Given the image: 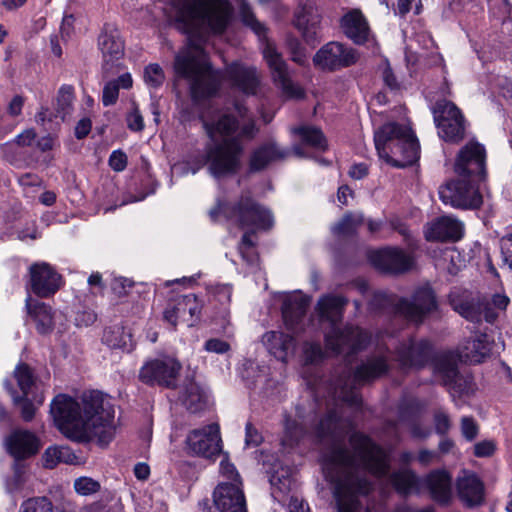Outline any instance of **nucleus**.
Masks as SVG:
<instances>
[{"mask_svg": "<svg viewBox=\"0 0 512 512\" xmlns=\"http://www.w3.org/2000/svg\"><path fill=\"white\" fill-rule=\"evenodd\" d=\"M341 420L336 412H330L319 425L318 434L327 448L323 454V471L333 484V494L338 512H370L363 508L357 494H368L371 483L366 473L382 477L389 470L388 456L380 447L364 435L354 433L350 437L351 451L343 446Z\"/></svg>", "mask_w": 512, "mask_h": 512, "instance_id": "obj_1", "label": "nucleus"}, {"mask_svg": "<svg viewBox=\"0 0 512 512\" xmlns=\"http://www.w3.org/2000/svg\"><path fill=\"white\" fill-rule=\"evenodd\" d=\"M50 413L58 429L71 440L84 442L95 439L104 446L115 437L114 405L99 391L85 392L80 400L58 394L51 402Z\"/></svg>", "mask_w": 512, "mask_h": 512, "instance_id": "obj_2", "label": "nucleus"}, {"mask_svg": "<svg viewBox=\"0 0 512 512\" xmlns=\"http://www.w3.org/2000/svg\"><path fill=\"white\" fill-rule=\"evenodd\" d=\"M204 128L212 143L207 145V165L214 178L234 175L241 167L243 147L238 137H233L238 122L228 114L216 121L203 119Z\"/></svg>", "mask_w": 512, "mask_h": 512, "instance_id": "obj_3", "label": "nucleus"}, {"mask_svg": "<svg viewBox=\"0 0 512 512\" xmlns=\"http://www.w3.org/2000/svg\"><path fill=\"white\" fill-rule=\"evenodd\" d=\"M219 213L233 225L247 230L242 236L239 244V253L249 264H253L257 257L254 253V242L251 238L257 230H267L273 226V216L271 212L256 202L249 194H243L239 200L233 204L218 203L210 210L209 215L212 220H217Z\"/></svg>", "mask_w": 512, "mask_h": 512, "instance_id": "obj_4", "label": "nucleus"}, {"mask_svg": "<svg viewBox=\"0 0 512 512\" xmlns=\"http://www.w3.org/2000/svg\"><path fill=\"white\" fill-rule=\"evenodd\" d=\"M174 69L178 76L190 82L196 100L213 95L219 88L220 74L211 69L202 46L192 37L176 55Z\"/></svg>", "mask_w": 512, "mask_h": 512, "instance_id": "obj_5", "label": "nucleus"}, {"mask_svg": "<svg viewBox=\"0 0 512 512\" xmlns=\"http://www.w3.org/2000/svg\"><path fill=\"white\" fill-rule=\"evenodd\" d=\"M348 300L338 295H325L318 300L317 312L321 321L331 324V330L326 334V348L333 353H354L366 343L367 334L357 327H346L341 330L337 323L341 321L342 313Z\"/></svg>", "mask_w": 512, "mask_h": 512, "instance_id": "obj_6", "label": "nucleus"}, {"mask_svg": "<svg viewBox=\"0 0 512 512\" xmlns=\"http://www.w3.org/2000/svg\"><path fill=\"white\" fill-rule=\"evenodd\" d=\"M374 143L379 157L397 167L412 164L419 157L418 140L407 125L384 124L375 131Z\"/></svg>", "mask_w": 512, "mask_h": 512, "instance_id": "obj_7", "label": "nucleus"}, {"mask_svg": "<svg viewBox=\"0 0 512 512\" xmlns=\"http://www.w3.org/2000/svg\"><path fill=\"white\" fill-rule=\"evenodd\" d=\"M232 6L228 0H183L179 20L187 24L189 33L202 29L221 34L232 17Z\"/></svg>", "mask_w": 512, "mask_h": 512, "instance_id": "obj_8", "label": "nucleus"}, {"mask_svg": "<svg viewBox=\"0 0 512 512\" xmlns=\"http://www.w3.org/2000/svg\"><path fill=\"white\" fill-rule=\"evenodd\" d=\"M449 302L457 313L471 322H479L483 317L493 323L498 317V311L507 308L509 298L504 294H494L490 300L476 303L468 291L454 289L449 294Z\"/></svg>", "mask_w": 512, "mask_h": 512, "instance_id": "obj_9", "label": "nucleus"}, {"mask_svg": "<svg viewBox=\"0 0 512 512\" xmlns=\"http://www.w3.org/2000/svg\"><path fill=\"white\" fill-rule=\"evenodd\" d=\"M388 358L386 354L378 353L369 357L354 372L350 383L345 382L339 391V397L351 406H358L361 403L359 394L354 390L356 386L362 385L388 371Z\"/></svg>", "mask_w": 512, "mask_h": 512, "instance_id": "obj_10", "label": "nucleus"}, {"mask_svg": "<svg viewBox=\"0 0 512 512\" xmlns=\"http://www.w3.org/2000/svg\"><path fill=\"white\" fill-rule=\"evenodd\" d=\"M476 180L460 178L448 181L439 189V197L444 204L457 209H478L483 202Z\"/></svg>", "mask_w": 512, "mask_h": 512, "instance_id": "obj_11", "label": "nucleus"}, {"mask_svg": "<svg viewBox=\"0 0 512 512\" xmlns=\"http://www.w3.org/2000/svg\"><path fill=\"white\" fill-rule=\"evenodd\" d=\"M434 122L439 136L448 142H459L464 138V118L460 110L449 101H440L433 109Z\"/></svg>", "mask_w": 512, "mask_h": 512, "instance_id": "obj_12", "label": "nucleus"}, {"mask_svg": "<svg viewBox=\"0 0 512 512\" xmlns=\"http://www.w3.org/2000/svg\"><path fill=\"white\" fill-rule=\"evenodd\" d=\"M454 171L460 178L483 180L486 171V151L476 141L468 142L458 153Z\"/></svg>", "mask_w": 512, "mask_h": 512, "instance_id": "obj_13", "label": "nucleus"}, {"mask_svg": "<svg viewBox=\"0 0 512 512\" xmlns=\"http://www.w3.org/2000/svg\"><path fill=\"white\" fill-rule=\"evenodd\" d=\"M396 311L409 321L420 323L437 309L435 294L429 286H422L415 290L411 300L399 299L395 303Z\"/></svg>", "mask_w": 512, "mask_h": 512, "instance_id": "obj_14", "label": "nucleus"}, {"mask_svg": "<svg viewBox=\"0 0 512 512\" xmlns=\"http://www.w3.org/2000/svg\"><path fill=\"white\" fill-rule=\"evenodd\" d=\"M181 364L172 357L154 359L146 362L139 371L141 382L172 387L181 370Z\"/></svg>", "mask_w": 512, "mask_h": 512, "instance_id": "obj_15", "label": "nucleus"}, {"mask_svg": "<svg viewBox=\"0 0 512 512\" xmlns=\"http://www.w3.org/2000/svg\"><path fill=\"white\" fill-rule=\"evenodd\" d=\"M263 57L271 70L274 82L281 88L283 94L289 98L303 97L302 88L291 80L286 62L273 44L266 43Z\"/></svg>", "mask_w": 512, "mask_h": 512, "instance_id": "obj_16", "label": "nucleus"}, {"mask_svg": "<svg viewBox=\"0 0 512 512\" xmlns=\"http://www.w3.org/2000/svg\"><path fill=\"white\" fill-rule=\"evenodd\" d=\"M186 448L191 455L212 458L221 452L219 426L210 424L192 430L185 440Z\"/></svg>", "mask_w": 512, "mask_h": 512, "instance_id": "obj_17", "label": "nucleus"}, {"mask_svg": "<svg viewBox=\"0 0 512 512\" xmlns=\"http://www.w3.org/2000/svg\"><path fill=\"white\" fill-rule=\"evenodd\" d=\"M357 60L356 51L339 42L327 43L313 58L315 66L330 71L353 65Z\"/></svg>", "mask_w": 512, "mask_h": 512, "instance_id": "obj_18", "label": "nucleus"}, {"mask_svg": "<svg viewBox=\"0 0 512 512\" xmlns=\"http://www.w3.org/2000/svg\"><path fill=\"white\" fill-rule=\"evenodd\" d=\"M368 259L378 270L392 274L406 272L413 265L411 256L395 247H385L370 251Z\"/></svg>", "mask_w": 512, "mask_h": 512, "instance_id": "obj_19", "label": "nucleus"}, {"mask_svg": "<svg viewBox=\"0 0 512 512\" xmlns=\"http://www.w3.org/2000/svg\"><path fill=\"white\" fill-rule=\"evenodd\" d=\"M213 502L219 512H247L242 482H220L214 489Z\"/></svg>", "mask_w": 512, "mask_h": 512, "instance_id": "obj_20", "label": "nucleus"}, {"mask_svg": "<svg viewBox=\"0 0 512 512\" xmlns=\"http://www.w3.org/2000/svg\"><path fill=\"white\" fill-rule=\"evenodd\" d=\"M29 273L32 291L39 297L45 298L55 294L62 285L61 275L46 262L31 265Z\"/></svg>", "mask_w": 512, "mask_h": 512, "instance_id": "obj_21", "label": "nucleus"}, {"mask_svg": "<svg viewBox=\"0 0 512 512\" xmlns=\"http://www.w3.org/2000/svg\"><path fill=\"white\" fill-rule=\"evenodd\" d=\"M430 352L431 346L428 341L415 342L409 338L396 348V360L402 368H418L427 362Z\"/></svg>", "mask_w": 512, "mask_h": 512, "instance_id": "obj_22", "label": "nucleus"}, {"mask_svg": "<svg viewBox=\"0 0 512 512\" xmlns=\"http://www.w3.org/2000/svg\"><path fill=\"white\" fill-rule=\"evenodd\" d=\"M8 453L16 460L35 455L40 449V440L31 431L14 430L5 440Z\"/></svg>", "mask_w": 512, "mask_h": 512, "instance_id": "obj_23", "label": "nucleus"}, {"mask_svg": "<svg viewBox=\"0 0 512 512\" xmlns=\"http://www.w3.org/2000/svg\"><path fill=\"white\" fill-rule=\"evenodd\" d=\"M98 47L102 53L104 69L112 66L124 55V42L116 27L106 24L98 37Z\"/></svg>", "mask_w": 512, "mask_h": 512, "instance_id": "obj_24", "label": "nucleus"}, {"mask_svg": "<svg viewBox=\"0 0 512 512\" xmlns=\"http://www.w3.org/2000/svg\"><path fill=\"white\" fill-rule=\"evenodd\" d=\"M227 78L234 87L247 95H254L260 86V76L255 67L234 62L225 70Z\"/></svg>", "mask_w": 512, "mask_h": 512, "instance_id": "obj_25", "label": "nucleus"}, {"mask_svg": "<svg viewBox=\"0 0 512 512\" xmlns=\"http://www.w3.org/2000/svg\"><path fill=\"white\" fill-rule=\"evenodd\" d=\"M431 498L439 504L447 505L452 499V477L442 469L431 471L421 482Z\"/></svg>", "mask_w": 512, "mask_h": 512, "instance_id": "obj_26", "label": "nucleus"}, {"mask_svg": "<svg viewBox=\"0 0 512 512\" xmlns=\"http://www.w3.org/2000/svg\"><path fill=\"white\" fill-rule=\"evenodd\" d=\"M456 487L458 496L465 505L473 507L482 503L484 486L474 473L463 471L457 479Z\"/></svg>", "mask_w": 512, "mask_h": 512, "instance_id": "obj_27", "label": "nucleus"}, {"mask_svg": "<svg viewBox=\"0 0 512 512\" xmlns=\"http://www.w3.org/2000/svg\"><path fill=\"white\" fill-rule=\"evenodd\" d=\"M462 233V223L449 216L437 219L425 229V237L429 241H455L461 238Z\"/></svg>", "mask_w": 512, "mask_h": 512, "instance_id": "obj_28", "label": "nucleus"}, {"mask_svg": "<svg viewBox=\"0 0 512 512\" xmlns=\"http://www.w3.org/2000/svg\"><path fill=\"white\" fill-rule=\"evenodd\" d=\"M294 24L308 43L316 41L319 32L320 15L312 4H306L296 12Z\"/></svg>", "mask_w": 512, "mask_h": 512, "instance_id": "obj_29", "label": "nucleus"}, {"mask_svg": "<svg viewBox=\"0 0 512 512\" xmlns=\"http://www.w3.org/2000/svg\"><path fill=\"white\" fill-rule=\"evenodd\" d=\"M178 398L181 404L192 413L203 410L208 401L206 391L193 379L183 383Z\"/></svg>", "mask_w": 512, "mask_h": 512, "instance_id": "obj_30", "label": "nucleus"}, {"mask_svg": "<svg viewBox=\"0 0 512 512\" xmlns=\"http://www.w3.org/2000/svg\"><path fill=\"white\" fill-rule=\"evenodd\" d=\"M437 371L442 375L445 385L449 386L451 394L464 393L466 380L463 379L457 370L456 359L453 355H442L436 363Z\"/></svg>", "mask_w": 512, "mask_h": 512, "instance_id": "obj_31", "label": "nucleus"}, {"mask_svg": "<svg viewBox=\"0 0 512 512\" xmlns=\"http://www.w3.org/2000/svg\"><path fill=\"white\" fill-rule=\"evenodd\" d=\"M491 351V343L488 336L484 333L475 338L466 341L459 349L458 357L460 360L469 363L482 362Z\"/></svg>", "mask_w": 512, "mask_h": 512, "instance_id": "obj_32", "label": "nucleus"}, {"mask_svg": "<svg viewBox=\"0 0 512 512\" xmlns=\"http://www.w3.org/2000/svg\"><path fill=\"white\" fill-rule=\"evenodd\" d=\"M341 25L346 36L355 43L361 44L368 39L369 26L360 10L353 9L345 14Z\"/></svg>", "mask_w": 512, "mask_h": 512, "instance_id": "obj_33", "label": "nucleus"}, {"mask_svg": "<svg viewBox=\"0 0 512 512\" xmlns=\"http://www.w3.org/2000/svg\"><path fill=\"white\" fill-rule=\"evenodd\" d=\"M26 308L29 316L33 319L36 329L41 334H48L54 328V315L51 307L45 303L35 301L30 297L26 299Z\"/></svg>", "mask_w": 512, "mask_h": 512, "instance_id": "obj_34", "label": "nucleus"}, {"mask_svg": "<svg viewBox=\"0 0 512 512\" xmlns=\"http://www.w3.org/2000/svg\"><path fill=\"white\" fill-rule=\"evenodd\" d=\"M263 342L269 352L278 360L286 361L289 352L294 350V339L280 331H270L263 335Z\"/></svg>", "mask_w": 512, "mask_h": 512, "instance_id": "obj_35", "label": "nucleus"}, {"mask_svg": "<svg viewBox=\"0 0 512 512\" xmlns=\"http://www.w3.org/2000/svg\"><path fill=\"white\" fill-rule=\"evenodd\" d=\"M308 305L309 299L302 294H293L285 299L282 307V314L288 328H294V326L305 315Z\"/></svg>", "mask_w": 512, "mask_h": 512, "instance_id": "obj_36", "label": "nucleus"}, {"mask_svg": "<svg viewBox=\"0 0 512 512\" xmlns=\"http://www.w3.org/2000/svg\"><path fill=\"white\" fill-rule=\"evenodd\" d=\"M6 389L11 394L13 401L16 405H19L21 417L24 421L29 422L31 421L36 412V407L34 403H36L38 406L42 405L45 400L44 396V389H41L40 392L33 395L32 399H29V396H19L17 395V392L14 390V388L11 386V384L6 381L5 383Z\"/></svg>", "mask_w": 512, "mask_h": 512, "instance_id": "obj_37", "label": "nucleus"}, {"mask_svg": "<svg viewBox=\"0 0 512 512\" xmlns=\"http://www.w3.org/2000/svg\"><path fill=\"white\" fill-rule=\"evenodd\" d=\"M286 153L279 149L275 143H268L256 149L250 158V168L253 171L264 169L268 164L282 159Z\"/></svg>", "mask_w": 512, "mask_h": 512, "instance_id": "obj_38", "label": "nucleus"}, {"mask_svg": "<svg viewBox=\"0 0 512 512\" xmlns=\"http://www.w3.org/2000/svg\"><path fill=\"white\" fill-rule=\"evenodd\" d=\"M42 460L45 468L52 469L59 463L75 464L77 456L67 446H52L44 451Z\"/></svg>", "mask_w": 512, "mask_h": 512, "instance_id": "obj_39", "label": "nucleus"}, {"mask_svg": "<svg viewBox=\"0 0 512 512\" xmlns=\"http://www.w3.org/2000/svg\"><path fill=\"white\" fill-rule=\"evenodd\" d=\"M14 378L20 388L22 395L29 396L33 391H41L40 385L37 383L36 377L31 367L25 363H20L15 367Z\"/></svg>", "mask_w": 512, "mask_h": 512, "instance_id": "obj_40", "label": "nucleus"}, {"mask_svg": "<svg viewBox=\"0 0 512 512\" xmlns=\"http://www.w3.org/2000/svg\"><path fill=\"white\" fill-rule=\"evenodd\" d=\"M395 489L401 494L417 493L421 489V482L411 470H401L391 476Z\"/></svg>", "mask_w": 512, "mask_h": 512, "instance_id": "obj_41", "label": "nucleus"}, {"mask_svg": "<svg viewBox=\"0 0 512 512\" xmlns=\"http://www.w3.org/2000/svg\"><path fill=\"white\" fill-rule=\"evenodd\" d=\"M132 77L129 73H124L117 80L106 83L103 89L102 101L104 106L114 104L119 95V88L129 89L132 87Z\"/></svg>", "mask_w": 512, "mask_h": 512, "instance_id": "obj_42", "label": "nucleus"}, {"mask_svg": "<svg viewBox=\"0 0 512 512\" xmlns=\"http://www.w3.org/2000/svg\"><path fill=\"white\" fill-rule=\"evenodd\" d=\"M294 134L299 135L303 143L319 150L327 147L326 139L322 131L314 126H300L292 128Z\"/></svg>", "mask_w": 512, "mask_h": 512, "instance_id": "obj_43", "label": "nucleus"}, {"mask_svg": "<svg viewBox=\"0 0 512 512\" xmlns=\"http://www.w3.org/2000/svg\"><path fill=\"white\" fill-rule=\"evenodd\" d=\"M204 165H207V147L204 155H197L188 161L178 162L173 165V173L179 176H186L189 173H197Z\"/></svg>", "mask_w": 512, "mask_h": 512, "instance_id": "obj_44", "label": "nucleus"}, {"mask_svg": "<svg viewBox=\"0 0 512 512\" xmlns=\"http://www.w3.org/2000/svg\"><path fill=\"white\" fill-rule=\"evenodd\" d=\"M74 95L73 88L71 86H62L57 95V107L56 111L62 121L66 120V117L70 115L72 111Z\"/></svg>", "mask_w": 512, "mask_h": 512, "instance_id": "obj_45", "label": "nucleus"}, {"mask_svg": "<svg viewBox=\"0 0 512 512\" xmlns=\"http://www.w3.org/2000/svg\"><path fill=\"white\" fill-rule=\"evenodd\" d=\"M129 335L119 326L110 327L104 331L103 341L110 348H126Z\"/></svg>", "mask_w": 512, "mask_h": 512, "instance_id": "obj_46", "label": "nucleus"}, {"mask_svg": "<svg viewBox=\"0 0 512 512\" xmlns=\"http://www.w3.org/2000/svg\"><path fill=\"white\" fill-rule=\"evenodd\" d=\"M304 434V429L295 420L289 418L285 419L284 435L282 437V445L292 447L301 439Z\"/></svg>", "mask_w": 512, "mask_h": 512, "instance_id": "obj_47", "label": "nucleus"}, {"mask_svg": "<svg viewBox=\"0 0 512 512\" xmlns=\"http://www.w3.org/2000/svg\"><path fill=\"white\" fill-rule=\"evenodd\" d=\"M362 214H347L334 227L333 232L337 235H349L363 223Z\"/></svg>", "mask_w": 512, "mask_h": 512, "instance_id": "obj_48", "label": "nucleus"}, {"mask_svg": "<svg viewBox=\"0 0 512 512\" xmlns=\"http://www.w3.org/2000/svg\"><path fill=\"white\" fill-rule=\"evenodd\" d=\"M53 504L46 497H34L24 501L20 512H52Z\"/></svg>", "mask_w": 512, "mask_h": 512, "instance_id": "obj_49", "label": "nucleus"}, {"mask_svg": "<svg viewBox=\"0 0 512 512\" xmlns=\"http://www.w3.org/2000/svg\"><path fill=\"white\" fill-rule=\"evenodd\" d=\"M73 488L78 495L90 496L97 493L100 490L101 485L97 480L83 476L75 479Z\"/></svg>", "mask_w": 512, "mask_h": 512, "instance_id": "obj_50", "label": "nucleus"}, {"mask_svg": "<svg viewBox=\"0 0 512 512\" xmlns=\"http://www.w3.org/2000/svg\"><path fill=\"white\" fill-rule=\"evenodd\" d=\"M240 15L243 23L250 27L257 35L261 36L264 34L265 28L263 24L256 19L250 6L245 2H243L240 6Z\"/></svg>", "mask_w": 512, "mask_h": 512, "instance_id": "obj_51", "label": "nucleus"}, {"mask_svg": "<svg viewBox=\"0 0 512 512\" xmlns=\"http://www.w3.org/2000/svg\"><path fill=\"white\" fill-rule=\"evenodd\" d=\"M165 76L158 64H150L144 70V80L147 85L157 88L164 82Z\"/></svg>", "mask_w": 512, "mask_h": 512, "instance_id": "obj_52", "label": "nucleus"}, {"mask_svg": "<svg viewBox=\"0 0 512 512\" xmlns=\"http://www.w3.org/2000/svg\"><path fill=\"white\" fill-rule=\"evenodd\" d=\"M55 509L58 512H76L75 502L69 495H66L61 489H57L53 494Z\"/></svg>", "mask_w": 512, "mask_h": 512, "instance_id": "obj_53", "label": "nucleus"}, {"mask_svg": "<svg viewBox=\"0 0 512 512\" xmlns=\"http://www.w3.org/2000/svg\"><path fill=\"white\" fill-rule=\"evenodd\" d=\"M127 127L131 131L139 132L144 128V119L138 107L133 104L130 111L126 115Z\"/></svg>", "mask_w": 512, "mask_h": 512, "instance_id": "obj_54", "label": "nucleus"}, {"mask_svg": "<svg viewBox=\"0 0 512 512\" xmlns=\"http://www.w3.org/2000/svg\"><path fill=\"white\" fill-rule=\"evenodd\" d=\"M460 428L463 437L468 441L473 440L477 436L479 430L475 419L467 416L461 418Z\"/></svg>", "mask_w": 512, "mask_h": 512, "instance_id": "obj_55", "label": "nucleus"}, {"mask_svg": "<svg viewBox=\"0 0 512 512\" xmlns=\"http://www.w3.org/2000/svg\"><path fill=\"white\" fill-rule=\"evenodd\" d=\"M381 75L385 85L391 90H398L400 88V82L395 76L390 64L388 62H384L381 66Z\"/></svg>", "mask_w": 512, "mask_h": 512, "instance_id": "obj_56", "label": "nucleus"}, {"mask_svg": "<svg viewBox=\"0 0 512 512\" xmlns=\"http://www.w3.org/2000/svg\"><path fill=\"white\" fill-rule=\"evenodd\" d=\"M220 474L227 479L226 482H242L235 466L227 458L220 462Z\"/></svg>", "mask_w": 512, "mask_h": 512, "instance_id": "obj_57", "label": "nucleus"}, {"mask_svg": "<svg viewBox=\"0 0 512 512\" xmlns=\"http://www.w3.org/2000/svg\"><path fill=\"white\" fill-rule=\"evenodd\" d=\"M434 426L437 433H447L451 427L449 415L441 409L437 410L434 414Z\"/></svg>", "mask_w": 512, "mask_h": 512, "instance_id": "obj_58", "label": "nucleus"}, {"mask_svg": "<svg viewBox=\"0 0 512 512\" xmlns=\"http://www.w3.org/2000/svg\"><path fill=\"white\" fill-rule=\"evenodd\" d=\"M109 165L116 172L123 171L127 166V155L121 150L113 151L109 157Z\"/></svg>", "mask_w": 512, "mask_h": 512, "instance_id": "obj_59", "label": "nucleus"}, {"mask_svg": "<svg viewBox=\"0 0 512 512\" xmlns=\"http://www.w3.org/2000/svg\"><path fill=\"white\" fill-rule=\"evenodd\" d=\"M501 252L504 264L512 270V233L501 239Z\"/></svg>", "mask_w": 512, "mask_h": 512, "instance_id": "obj_60", "label": "nucleus"}, {"mask_svg": "<svg viewBox=\"0 0 512 512\" xmlns=\"http://www.w3.org/2000/svg\"><path fill=\"white\" fill-rule=\"evenodd\" d=\"M304 355L306 362L315 363L322 359L323 351L317 343H307L304 347Z\"/></svg>", "mask_w": 512, "mask_h": 512, "instance_id": "obj_61", "label": "nucleus"}, {"mask_svg": "<svg viewBox=\"0 0 512 512\" xmlns=\"http://www.w3.org/2000/svg\"><path fill=\"white\" fill-rule=\"evenodd\" d=\"M187 301L188 303H184V308H187V313L190 316L189 321L187 322L189 326L193 325V318L195 316H198L200 313V304L197 301V297L194 294L187 295Z\"/></svg>", "mask_w": 512, "mask_h": 512, "instance_id": "obj_62", "label": "nucleus"}, {"mask_svg": "<svg viewBox=\"0 0 512 512\" xmlns=\"http://www.w3.org/2000/svg\"><path fill=\"white\" fill-rule=\"evenodd\" d=\"M495 451V444L493 441L485 440L478 442L474 446V454L477 457H488Z\"/></svg>", "mask_w": 512, "mask_h": 512, "instance_id": "obj_63", "label": "nucleus"}, {"mask_svg": "<svg viewBox=\"0 0 512 512\" xmlns=\"http://www.w3.org/2000/svg\"><path fill=\"white\" fill-rule=\"evenodd\" d=\"M230 346L227 342L220 339H210L205 343V350L218 354L225 353L229 350Z\"/></svg>", "mask_w": 512, "mask_h": 512, "instance_id": "obj_64", "label": "nucleus"}]
</instances>
